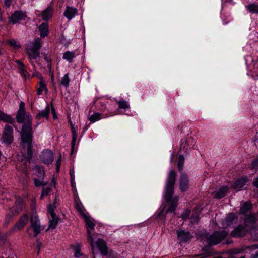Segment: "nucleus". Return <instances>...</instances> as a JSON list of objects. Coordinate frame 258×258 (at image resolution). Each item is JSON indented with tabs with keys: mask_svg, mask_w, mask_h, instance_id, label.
Segmentation results:
<instances>
[{
	"mask_svg": "<svg viewBox=\"0 0 258 258\" xmlns=\"http://www.w3.org/2000/svg\"><path fill=\"white\" fill-rule=\"evenodd\" d=\"M13 217H14V216L10 212L6 215V223L7 224H9L10 220H11Z\"/></svg>",
	"mask_w": 258,
	"mask_h": 258,
	"instance_id": "nucleus-49",
	"label": "nucleus"
},
{
	"mask_svg": "<svg viewBox=\"0 0 258 258\" xmlns=\"http://www.w3.org/2000/svg\"><path fill=\"white\" fill-rule=\"evenodd\" d=\"M17 122L22 123L21 131L32 130V117L29 113H26L25 103L21 101L16 117Z\"/></svg>",
	"mask_w": 258,
	"mask_h": 258,
	"instance_id": "nucleus-2",
	"label": "nucleus"
},
{
	"mask_svg": "<svg viewBox=\"0 0 258 258\" xmlns=\"http://www.w3.org/2000/svg\"><path fill=\"white\" fill-rule=\"evenodd\" d=\"M1 139L5 144L10 145L14 140L13 128L8 124H6L4 128Z\"/></svg>",
	"mask_w": 258,
	"mask_h": 258,
	"instance_id": "nucleus-6",
	"label": "nucleus"
},
{
	"mask_svg": "<svg viewBox=\"0 0 258 258\" xmlns=\"http://www.w3.org/2000/svg\"><path fill=\"white\" fill-rule=\"evenodd\" d=\"M228 191V187L227 186H223L217 191L213 192V196L215 198L220 199L225 197Z\"/></svg>",
	"mask_w": 258,
	"mask_h": 258,
	"instance_id": "nucleus-23",
	"label": "nucleus"
},
{
	"mask_svg": "<svg viewBox=\"0 0 258 258\" xmlns=\"http://www.w3.org/2000/svg\"><path fill=\"white\" fill-rule=\"evenodd\" d=\"M12 0H4L5 6L7 8H9L12 3Z\"/></svg>",
	"mask_w": 258,
	"mask_h": 258,
	"instance_id": "nucleus-52",
	"label": "nucleus"
},
{
	"mask_svg": "<svg viewBox=\"0 0 258 258\" xmlns=\"http://www.w3.org/2000/svg\"><path fill=\"white\" fill-rule=\"evenodd\" d=\"M52 191V189L50 187L43 188L42 190L41 195L40 196V199H42L44 197L47 196Z\"/></svg>",
	"mask_w": 258,
	"mask_h": 258,
	"instance_id": "nucleus-40",
	"label": "nucleus"
},
{
	"mask_svg": "<svg viewBox=\"0 0 258 258\" xmlns=\"http://www.w3.org/2000/svg\"><path fill=\"white\" fill-rule=\"evenodd\" d=\"M251 207L252 205L249 202H245L239 210V214L244 215H247L250 212Z\"/></svg>",
	"mask_w": 258,
	"mask_h": 258,
	"instance_id": "nucleus-22",
	"label": "nucleus"
},
{
	"mask_svg": "<svg viewBox=\"0 0 258 258\" xmlns=\"http://www.w3.org/2000/svg\"><path fill=\"white\" fill-rule=\"evenodd\" d=\"M247 181V179L241 178L237 179L232 185V187L236 191H239L242 188Z\"/></svg>",
	"mask_w": 258,
	"mask_h": 258,
	"instance_id": "nucleus-18",
	"label": "nucleus"
},
{
	"mask_svg": "<svg viewBox=\"0 0 258 258\" xmlns=\"http://www.w3.org/2000/svg\"><path fill=\"white\" fill-rule=\"evenodd\" d=\"M41 38H44L49 34V25L47 22L41 24L38 28Z\"/></svg>",
	"mask_w": 258,
	"mask_h": 258,
	"instance_id": "nucleus-17",
	"label": "nucleus"
},
{
	"mask_svg": "<svg viewBox=\"0 0 258 258\" xmlns=\"http://www.w3.org/2000/svg\"><path fill=\"white\" fill-rule=\"evenodd\" d=\"M52 183H53V186L55 187V186H56V182H55V180H54V178H53L52 179Z\"/></svg>",
	"mask_w": 258,
	"mask_h": 258,
	"instance_id": "nucleus-59",
	"label": "nucleus"
},
{
	"mask_svg": "<svg viewBox=\"0 0 258 258\" xmlns=\"http://www.w3.org/2000/svg\"><path fill=\"white\" fill-rule=\"evenodd\" d=\"M77 13V9L72 7L67 6L63 14L69 20H71L75 16Z\"/></svg>",
	"mask_w": 258,
	"mask_h": 258,
	"instance_id": "nucleus-20",
	"label": "nucleus"
},
{
	"mask_svg": "<svg viewBox=\"0 0 258 258\" xmlns=\"http://www.w3.org/2000/svg\"><path fill=\"white\" fill-rule=\"evenodd\" d=\"M41 179H40L39 178L38 179L34 178L33 180H34V183L35 186H36V187L41 186Z\"/></svg>",
	"mask_w": 258,
	"mask_h": 258,
	"instance_id": "nucleus-50",
	"label": "nucleus"
},
{
	"mask_svg": "<svg viewBox=\"0 0 258 258\" xmlns=\"http://www.w3.org/2000/svg\"><path fill=\"white\" fill-rule=\"evenodd\" d=\"M117 104L118 105V108L120 109H127L130 107V105L127 102L124 100H121L120 101H116Z\"/></svg>",
	"mask_w": 258,
	"mask_h": 258,
	"instance_id": "nucleus-36",
	"label": "nucleus"
},
{
	"mask_svg": "<svg viewBox=\"0 0 258 258\" xmlns=\"http://www.w3.org/2000/svg\"><path fill=\"white\" fill-rule=\"evenodd\" d=\"M71 132L72 134V137H77V132L73 125V124L71 123Z\"/></svg>",
	"mask_w": 258,
	"mask_h": 258,
	"instance_id": "nucleus-51",
	"label": "nucleus"
},
{
	"mask_svg": "<svg viewBox=\"0 0 258 258\" xmlns=\"http://www.w3.org/2000/svg\"><path fill=\"white\" fill-rule=\"evenodd\" d=\"M21 209H22L21 207H16V208H14L13 207L10 208L9 209V210H10V212L12 213L13 216H15L19 214Z\"/></svg>",
	"mask_w": 258,
	"mask_h": 258,
	"instance_id": "nucleus-43",
	"label": "nucleus"
},
{
	"mask_svg": "<svg viewBox=\"0 0 258 258\" xmlns=\"http://www.w3.org/2000/svg\"><path fill=\"white\" fill-rule=\"evenodd\" d=\"M74 206L76 209L81 216L84 215L85 213L82 209V203L80 202L78 196H76L74 197Z\"/></svg>",
	"mask_w": 258,
	"mask_h": 258,
	"instance_id": "nucleus-26",
	"label": "nucleus"
},
{
	"mask_svg": "<svg viewBox=\"0 0 258 258\" xmlns=\"http://www.w3.org/2000/svg\"><path fill=\"white\" fill-rule=\"evenodd\" d=\"M184 157L183 155H180L178 157L177 167L178 171L180 173H183L182 171L183 169V165L184 163Z\"/></svg>",
	"mask_w": 258,
	"mask_h": 258,
	"instance_id": "nucleus-31",
	"label": "nucleus"
},
{
	"mask_svg": "<svg viewBox=\"0 0 258 258\" xmlns=\"http://www.w3.org/2000/svg\"><path fill=\"white\" fill-rule=\"evenodd\" d=\"M0 120L10 123L13 125L16 129H17L14 118H12L10 115L5 114L1 111H0Z\"/></svg>",
	"mask_w": 258,
	"mask_h": 258,
	"instance_id": "nucleus-16",
	"label": "nucleus"
},
{
	"mask_svg": "<svg viewBox=\"0 0 258 258\" xmlns=\"http://www.w3.org/2000/svg\"><path fill=\"white\" fill-rule=\"evenodd\" d=\"M255 222V217L254 215H246L244 218V223L253 224Z\"/></svg>",
	"mask_w": 258,
	"mask_h": 258,
	"instance_id": "nucleus-33",
	"label": "nucleus"
},
{
	"mask_svg": "<svg viewBox=\"0 0 258 258\" xmlns=\"http://www.w3.org/2000/svg\"><path fill=\"white\" fill-rule=\"evenodd\" d=\"M50 113V107L47 106L45 109L39 112L35 116L36 119L39 120L42 118H45L46 119H49V115Z\"/></svg>",
	"mask_w": 258,
	"mask_h": 258,
	"instance_id": "nucleus-24",
	"label": "nucleus"
},
{
	"mask_svg": "<svg viewBox=\"0 0 258 258\" xmlns=\"http://www.w3.org/2000/svg\"><path fill=\"white\" fill-rule=\"evenodd\" d=\"M231 258H245V256H241L240 257H238L236 256V255H234L231 256Z\"/></svg>",
	"mask_w": 258,
	"mask_h": 258,
	"instance_id": "nucleus-60",
	"label": "nucleus"
},
{
	"mask_svg": "<svg viewBox=\"0 0 258 258\" xmlns=\"http://www.w3.org/2000/svg\"><path fill=\"white\" fill-rule=\"evenodd\" d=\"M60 220V219L57 216H54V217H51V220L49 221L48 228L46 231H48L50 229H54Z\"/></svg>",
	"mask_w": 258,
	"mask_h": 258,
	"instance_id": "nucleus-27",
	"label": "nucleus"
},
{
	"mask_svg": "<svg viewBox=\"0 0 258 258\" xmlns=\"http://www.w3.org/2000/svg\"><path fill=\"white\" fill-rule=\"evenodd\" d=\"M40 159L43 163L47 165H49L51 164L53 161V153L50 150H45L42 152Z\"/></svg>",
	"mask_w": 258,
	"mask_h": 258,
	"instance_id": "nucleus-10",
	"label": "nucleus"
},
{
	"mask_svg": "<svg viewBox=\"0 0 258 258\" xmlns=\"http://www.w3.org/2000/svg\"><path fill=\"white\" fill-rule=\"evenodd\" d=\"M71 186L73 188V190L74 191H76V187H75V183L74 182V180L71 179Z\"/></svg>",
	"mask_w": 258,
	"mask_h": 258,
	"instance_id": "nucleus-55",
	"label": "nucleus"
},
{
	"mask_svg": "<svg viewBox=\"0 0 258 258\" xmlns=\"http://www.w3.org/2000/svg\"><path fill=\"white\" fill-rule=\"evenodd\" d=\"M176 173L174 170L170 171L165 186L164 198L167 203H169L168 208L165 210V206L156 216V219H161L165 222L166 215L168 213L175 211L177 206L179 198L178 196L173 197L174 193V185L176 182Z\"/></svg>",
	"mask_w": 258,
	"mask_h": 258,
	"instance_id": "nucleus-1",
	"label": "nucleus"
},
{
	"mask_svg": "<svg viewBox=\"0 0 258 258\" xmlns=\"http://www.w3.org/2000/svg\"><path fill=\"white\" fill-rule=\"evenodd\" d=\"M247 9L251 13L258 14V4L256 3H251L246 6Z\"/></svg>",
	"mask_w": 258,
	"mask_h": 258,
	"instance_id": "nucleus-32",
	"label": "nucleus"
},
{
	"mask_svg": "<svg viewBox=\"0 0 258 258\" xmlns=\"http://www.w3.org/2000/svg\"><path fill=\"white\" fill-rule=\"evenodd\" d=\"M76 139H77V137H72V142H71V154H72L74 151Z\"/></svg>",
	"mask_w": 258,
	"mask_h": 258,
	"instance_id": "nucleus-48",
	"label": "nucleus"
},
{
	"mask_svg": "<svg viewBox=\"0 0 258 258\" xmlns=\"http://www.w3.org/2000/svg\"><path fill=\"white\" fill-rule=\"evenodd\" d=\"M70 82V79L69 78L68 74H66L64 75V76L62 78L60 84L61 85H64L65 87H68L69 86Z\"/></svg>",
	"mask_w": 258,
	"mask_h": 258,
	"instance_id": "nucleus-39",
	"label": "nucleus"
},
{
	"mask_svg": "<svg viewBox=\"0 0 258 258\" xmlns=\"http://www.w3.org/2000/svg\"><path fill=\"white\" fill-rule=\"evenodd\" d=\"M32 130L21 131V138L22 142L27 144V157L26 159L29 163H30L33 157L32 151Z\"/></svg>",
	"mask_w": 258,
	"mask_h": 258,
	"instance_id": "nucleus-4",
	"label": "nucleus"
},
{
	"mask_svg": "<svg viewBox=\"0 0 258 258\" xmlns=\"http://www.w3.org/2000/svg\"><path fill=\"white\" fill-rule=\"evenodd\" d=\"M8 44H10V45L13 46L15 49H18L21 47V45L19 44H18L17 43V42L15 40L12 39L8 41Z\"/></svg>",
	"mask_w": 258,
	"mask_h": 258,
	"instance_id": "nucleus-45",
	"label": "nucleus"
},
{
	"mask_svg": "<svg viewBox=\"0 0 258 258\" xmlns=\"http://www.w3.org/2000/svg\"><path fill=\"white\" fill-rule=\"evenodd\" d=\"M248 168L250 170L258 169V158L253 160Z\"/></svg>",
	"mask_w": 258,
	"mask_h": 258,
	"instance_id": "nucleus-42",
	"label": "nucleus"
},
{
	"mask_svg": "<svg viewBox=\"0 0 258 258\" xmlns=\"http://www.w3.org/2000/svg\"><path fill=\"white\" fill-rule=\"evenodd\" d=\"M87 234H88V237H87L88 242L90 244L92 250L93 251L94 250V239L92 237L91 232L89 230H87Z\"/></svg>",
	"mask_w": 258,
	"mask_h": 258,
	"instance_id": "nucleus-38",
	"label": "nucleus"
},
{
	"mask_svg": "<svg viewBox=\"0 0 258 258\" xmlns=\"http://www.w3.org/2000/svg\"><path fill=\"white\" fill-rule=\"evenodd\" d=\"M254 239L258 240V231L257 233L255 234V235L254 236Z\"/></svg>",
	"mask_w": 258,
	"mask_h": 258,
	"instance_id": "nucleus-61",
	"label": "nucleus"
},
{
	"mask_svg": "<svg viewBox=\"0 0 258 258\" xmlns=\"http://www.w3.org/2000/svg\"><path fill=\"white\" fill-rule=\"evenodd\" d=\"M75 57V53L74 52L67 51L63 53V58L67 60L69 62H73L74 58Z\"/></svg>",
	"mask_w": 258,
	"mask_h": 258,
	"instance_id": "nucleus-30",
	"label": "nucleus"
},
{
	"mask_svg": "<svg viewBox=\"0 0 258 258\" xmlns=\"http://www.w3.org/2000/svg\"><path fill=\"white\" fill-rule=\"evenodd\" d=\"M100 118V114L96 113L89 117V119L91 122H94Z\"/></svg>",
	"mask_w": 258,
	"mask_h": 258,
	"instance_id": "nucleus-44",
	"label": "nucleus"
},
{
	"mask_svg": "<svg viewBox=\"0 0 258 258\" xmlns=\"http://www.w3.org/2000/svg\"><path fill=\"white\" fill-rule=\"evenodd\" d=\"M70 175L71 179L75 180L74 171L73 169H71L70 170Z\"/></svg>",
	"mask_w": 258,
	"mask_h": 258,
	"instance_id": "nucleus-53",
	"label": "nucleus"
},
{
	"mask_svg": "<svg viewBox=\"0 0 258 258\" xmlns=\"http://www.w3.org/2000/svg\"><path fill=\"white\" fill-rule=\"evenodd\" d=\"M191 140H192L191 138L188 139L186 138L182 139L180 142V150H183L185 152H186L189 146V142Z\"/></svg>",
	"mask_w": 258,
	"mask_h": 258,
	"instance_id": "nucleus-25",
	"label": "nucleus"
},
{
	"mask_svg": "<svg viewBox=\"0 0 258 258\" xmlns=\"http://www.w3.org/2000/svg\"><path fill=\"white\" fill-rule=\"evenodd\" d=\"M43 90H45V91H47L44 81L41 80L39 83V87L37 89V94L39 95H41Z\"/></svg>",
	"mask_w": 258,
	"mask_h": 258,
	"instance_id": "nucleus-37",
	"label": "nucleus"
},
{
	"mask_svg": "<svg viewBox=\"0 0 258 258\" xmlns=\"http://www.w3.org/2000/svg\"><path fill=\"white\" fill-rule=\"evenodd\" d=\"M27 17L26 13L21 10L16 11L10 18V21L13 24H16L22 20H25Z\"/></svg>",
	"mask_w": 258,
	"mask_h": 258,
	"instance_id": "nucleus-9",
	"label": "nucleus"
},
{
	"mask_svg": "<svg viewBox=\"0 0 258 258\" xmlns=\"http://www.w3.org/2000/svg\"><path fill=\"white\" fill-rule=\"evenodd\" d=\"M42 46L41 40L38 38L33 42L31 48H26L27 54L30 59H36L40 57V49Z\"/></svg>",
	"mask_w": 258,
	"mask_h": 258,
	"instance_id": "nucleus-5",
	"label": "nucleus"
},
{
	"mask_svg": "<svg viewBox=\"0 0 258 258\" xmlns=\"http://www.w3.org/2000/svg\"><path fill=\"white\" fill-rule=\"evenodd\" d=\"M228 232L225 230L214 231L212 234L206 233L203 239L209 246L217 245L222 242L228 235Z\"/></svg>",
	"mask_w": 258,
	"mask_h": 258,
	"instance_id": "nucleus-3",
	"label": "nucleus"
},
{
	"mask_svg": "<svg viewBox=\"0 0 258 258\" xmlns=\"http://www.w3.org/2000/svg\"><path fill=\"white\" fill-rule=\"evenodd\" d=\"M173 157H174V155H173V154H172V156H171V162L173 161Z\"/></svg>",
	"mask_w": 258,
	"mask_h": 258,
	"instance_id": "nucleus-64",
	"label": "nucleus"
},
{
	"mask_svg": "<svg viewBox=\"0 0 258 258\" xmlns=\"http://www.w3.org/2000/svg\"><path fill=\"white\" fill-rule=\"evenodd\" d=\"M28 222V215L24 214L13 227L14 230H21Z\"/></svg>",
	"mask_w": 258,
	"mask_h": 258,
	"instance_id": "nucleus-12",
	"label": "nucleus"
},
{
	"mask_svg": "<svg viewBox=\"0 0 258 258\" xmlns=\"http://www.w3.org/2000/svg\"><path fill=\"white\" fill-rule=\"evenodd\" d=\"M247 249L250 250H255L258 249V244H253L247 247ZM250 258H258V250L256 251L254 253L252 254L250 256Z\"/></svg>",
	"mask_w": 258,
	"mask_h": 258,
	"instance_id": "nucleus-41",
	"label": "nucleus"
},
{
	"mask_svg": "<svg viewBox=\"0 0 258 258\" xmlns=\"http://www.w3.org/2000/svg\"><path fill=\"white\" fill-rule=\"evenodd\" d=\"M52 9L48 7L42 12V19L44 20L47 21L52 17Z\"/></svg>",
	"mask_w": 258,
	"mask_h": 258,
	"instance_id": "nucleus-28",
	"label": "nucleus"
},
{
	"mask_svg": "<svg viewBox=\"0 0 258 258\" xmlns=\"http://www.w3.org/2000/svg\"><path fill=\"white\" fill-rule=\"evenodd\" d=\"M246 233L245 227L242 225H239L231 232L230 235L233 237L238 238L244 237Z\"/></svg>",
	"mask_w": 258,
	"mask_h": 258,
	"instance_id": "nucleus-13",
	"label": "nucleus"
},
{
	"mask_svg": "<svg viewBox=\"0 0 258 258\" xmlns=\"http://www.w3.org/2000/svg\"><path fill=\"white\" fill-rule=\"evenodd\" d=\"M48 182L47 181V182H45V181H41V186H46V185H47Z\"/></svg>",
	"mask_w": 258,
	"mask_h": 258,
	"instance_id": "nucleus-57",
	"label": "nucleus"
},
{
	"mask_svg": "<svg viewBox=\"0 0 258 258\" xmlns=\"http://www.w3.org/2000/svg\"><path fill=\"white\" fill-rule=\"evenodd\" d=\"M30 226L34 231V236L36 237L44 228H41L40 226V223L38 216L32 215L30 217Z\"/></svg>",
	"mask_w": 258,
	"mask_h": 258,
	"instance_id": "nucleus-7",
	"label": "nucleus"
},
{
	"mask_svg": "<svg viewBox=\"0 0 258 258\" xmlns=\"http://www.w3.org/2000/svg\"><path fill=\"white\" fill-rule=\"evenodd\" d=\"M16 62L19 64L18 67L19 72L24 80H26L27 78L29 77V74L25 69V65L21 60H16Z\"/></svg>",
	"mask_w": 258,
	"mask_h": 258,
	"instance_id": "nucleus-19",
	"label": "nucleus"
},
{
	"mask_svg": "<svg viewBox=\"0 0 258 258\" xmlns=\"http://www.w3.org/2000/svg\"><path fill=\"white\" fill-rule=\"evenodd\" d=\"M92 255H93V258H96L95 257V253H94V250H92Z\"/></svg>",
	"mask_w": 258,
	"mask_h": 258,
	"instance_id": "nucleus-62",
	"label": "nucleus"
},
{
	"mask_svg": "<svg viewBox=\"0 0 258 258\" xmlns=\"http://www.w3.org/2000/svg\"><path fill=\"white\" fill-rule=\"evenodd\" d=\"M56 201H57V197L56 196L55 198V199L54 200V202H53V203H55V205H56Z\"/></svg>",
	"mask_w": 258,
	"mask_h": 258,
	"instance_id": "nucleus-63",
	"label": "nucleus"
},
{
	"mask_svg": "<svg viewBox=\"0 0 258 258\" xmlns=\"http://www.w3.org/2000/svg\"><path fill=\"white\" fill-rule=\"evenodd\" d=\"M177 234L178 240L184 242H187L192 237L189 232L183 230H177Z\"/></svg>",
	"mask_w": 258,
	"mask_h": 258,
	"instance_id": "nucleus-15",
	"label": "nucleus"
},
{
	"mask_svg": "<svg viewBox=\"0 0 258 258\" xmlns=\"http://www.w3.org/2000/svg\"><path fill=\"white\" fill-rule=\"evenodd\" d=\"M50 106H51V113L53 115V118L54 119H56L57 118V116L55 108L53 106L52 101H51L50 103Z\"/></svg>",
	"mask_w": 258,
	"mask_h": 258,
	"instance_id": "nucleus-47",
	"label": "nucleus"
},
{
	"mask_svg": "<svg viewBox=\"0 0 258 258\" xmlns=\"http://www.w3.org/2000/svg\"><path fill=\"white\" fill-rule=\"evenodd\" d=\"M253 185L258 188V177L256 178L253 182Z\"/></svg>",
	"mask_w": 258,
	"mask_h": 258,
	"instance_id": "nucleus-56",
	"label": "nucleus"
},
{
	"mask_svg": "<svg viewBox=\"0 0 258 258\" xmlns=\"http://www.w3.org/2000/svg\"><path fill=\"white\" fill-rule=\"evenodd\" d=\"M82 216L84 218L86 226L87 228V230L90 229H93L94 228L95 224L92 221V220L88 217L86 216L85 214L84 215H82Z\"/></svg>",
	"mask_w": 258,
	"mask_h": 258,
	"instance_id": "nucleus-29",
	"label": "nucleus"
},
{
	"mask_svg": "<svg viewBox=\"0 0 258 258\" xmlns=\"http://www.w3.org/2000/svg\"><path fill=\"white\" fill-rule=\"evenodd\" d=\"M61 162V155H60L58 159L56 161V166H60Z\"/></svg>",
	"mask_w": 258,
	"mask_h": 258,
	"instance_id": "nucleus-54",
	"label": "nucleus"
},
{
	"mask_svg": "<svg viewBox=\"0 0 258 258\" xmlns=\"http://www.w3.org/2000/svg\"><path fill=\"white\" fill-rule=\"evenodd\" d=\"M96 245L102 255L106 256L108 254V247L104 240L99 239L96 241Z\"/></svg>",
	"mask_w": 258,
	"mask_h": 258,
	"instance_id": "nucleus-14",
	"label": "nucleus"
},
{
	"mask_svg": "<svg viewBox=\"0 0 258 258\" xmlns=\"http://www.w3.org/2000/svg\"><path fill=\"white\" fill-rule=\"evenodd\" d=\"M71 247L74 251V256L76 258H79L83 254L81 253V246L80 245H71Z\"/></svg>",
	"mask_w": 258,
	"mask_h": 258,
	"instance_id": "nucleus-34",
	"label": "nucleus"
},
{
	"mask_svg": "<svg viewBox=\"0 0 258 258\" xmlns=\"http://www.w3.org/2000/svg\"><path fill=\"white\" fill-rule=\"evenodd\" d=\"M23 203V200L22 198L20 197H16L15 204L17 207H21L22 208Z\"/></svg>",
	"mask_w": 258,
	"mask_h": 258,
	"instance_id": "nucleus-46",
	"label": "nucleus"
},
{
	"mask_svg": "<svg viewBox=\"0 0 258 258\" xmlns=\"http://www.w3.org/2000/svg\"><path fill=\"white\" fill-rule=\"evenodd\" d=\"M56 208V206L55 205V203H53V205L49 204L47 206V212L51 215V217H54L56 216L54 212L55 209Z\"/></svg>",
	"mask_w": 258,
	"mask_h": 258,
	"instance_id": "nucleus-35",
	"label": "nucleus"
},
{
	"mask_svg": "<svg viewBox=\"0 0 258 258\" xmlns=\"http://www.w3.org/2000/svg\"><path fill=\"white\" fill-rule=\"evenodd\" d=\"M189 180L187 174L181 173L179 178V189L181 192H185L189 188Z\"/></svg>",
	"mask_w": 258,
	"mask_h": 258,
	"instance_id": "nucleus-8",
	"label": "nucleus"
},
{
	"mask_svg": "<svg viewBox=\"0 0 258 258\" xmlns=\"http://www.w3.org/2000/svg\"><path fill=\"white\" fill-rule=\"evenodd\" d=\"M60 166H56V171L57 172H59V171L60 170Z\"/></svg>",
	"mask_w": 258,
	"mask_h": 258,
	"instance_id": "nucleus-58",
	"label": "nucleus"
},
{
	"mask_svg": "<svg viewBox=\"0 0 258 258\" xmlns=\"http://www.w3.org/2000/svg\"><path fill=\"white\" fill-rule=\"evenodd\" d=\"M238 219V217L235 213H230L222 221V225L223 228H225L235 223Z\"/></svg>",
	"mask_w": 258,
	"mask_h": 258,
	"instance_id": "nucleus-11",
	"label": "nucleus"
},
{
	"mask_svg": "<svg viewBox=\"0 0 258 258\" xmlns=\"http://www.w3.org/2000/svg\"><path fill=\"white\" fill-rule=\"evenodd\" d=\"M33 169L35 171V174L39 179H43L44 178L45 173L43 166L36 165Z\"/></svg>",
	"mask_w": 258,
	"mask_h": 258,
	"instance_id": "nucleus-21",
	"label": "nucleus"
}]
</instances>
